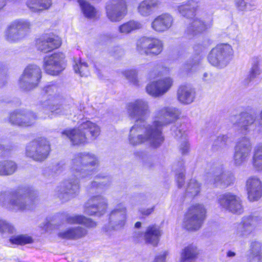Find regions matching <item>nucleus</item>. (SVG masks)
<instances>
[{"label": "nucleus", "mask_w": 262, "mask_h": 262, "mask_svg": "<svg viewBox=\"0 0 262 262\" xmlns=\"http://www.w3.org/2000/svg\"><path fill=\"white\" fill-rule=\"evenodd\" d=\"M126 110L129 117L136 119L130 129L129 143L136 146L146 142L154 148L159 147L164 141L163 127L175 122L181 114L180 111L176 107H161L155 111L154 121L148 124L144 120L150 113L148 101L137 99L128 103Z\"/></svg>", "instance_id": "obj_1"}, {"label": "nucleus", "mask_w": 262, "mask_h": 262, "mask_svg": "<svg viewBox=\"0 0 262 262\" xmlns=\"http://www.w3.org/2000/svg\"><path fill=\"white\" fill-rule=\"evenodd\" d=\"M99 164V161L94 154L84 152L75 155L71 161L72 176L57 188V196L67 201L77 195L80 190V181L91 178Z\"/></svg>", "instance_id": "obj_2"}, {"label": "nucleus", "mask_w": 262, "mask_h": 262, "mask_svg": "<svg viewBox=\"0 0 262 262\" xmlns=\"http://www.w3.org/2000/svg\"><path fill=\"white\" fill-rule=\"evenodd\" d=\"M43 91L46 99L41 103L45 111H49L51 114L49 117L53 116H63L72 115L74 106L72 101L69 103L62 99V97L58 93V88L55 85H49L45 88Z\"/></svg>", "instance_id": "obj_3"}, {"label": "nucleus", "mask_w": 262, "mask_h": 262, "mask_svg": "<svg viewBox=\"0 0 262 262\" xmlns=\"http://www.w3.org/2000/svg\"><path fill=\"white\" fill-rule=\"evenodd\" d=\"M36 193L31 190L25 192L9 190L0 192V205L15 210H25L33 208Z\"/></svg>", "instance_id": "obj_4"}, {"label": "nucleus", "mask_w": 262, "mask_h": 262, "mask_svg": "<svg viewBox=\"0 0 262 262\" xmlns=\"http://www.w3.org/2000/svg\"><path fill=\"white\" fill-rule=\"evenodd\" d=\"M90 133L91 139H95L100 134V127L89 120L83 122L78 128L67 130L62 132V135L68 137L73 145H79L87 142L86 132Z\"/></svg>", "instance_id": "obj_5"}, {"label": "nucleus", "mask_w": 262, "mask_h": 262, "mask_svg": "<svg viewBox=\"0 0 262 262\" xmlns=\"http://www.w3.org/2000/svg\"><path fill=\"white\" fill-rule=\"evenodd\" d=\"M233 56V50L228 43H221L213 48L209 52L208 60L213 66L219 69L226 67Z\"/></svg>", "instance_id": "obj_6"}, {"label": "nucleus", "mask_w": 262, "mask_h": 262, "mask_svg": "<svg viewBox=\"0 0 262 262\" xmlns=\"http://www.w3.org/2000/svg\"><path fill=\"white\" fill-rule=\"evenodd\" d=\"M206 213V210L203 205L196 204L191 205L185 215L184 227L188 230H198L205 219Z\"/></svg>", "instance_id": "obj_7"}, {"label": "nucleus", "mask_w": 262, "mask_h": 262, "mask_svg": "<svg viewBox=\"0 0 262 262\" xmlns=\"http://www.w3.org/2000/svg\"><path fill=\"white\" fill-rule=\"evenodd\" d=\"M41 78V71L36 64H30L24 70L19 80V85L24 91H30L36 88Z\"/></svg>", "instance_id": "obj_8"}, {"label": "nucleus", "mask_w": 262, "mask_h": 262, "mask_svg": "<svg viewBox=\"0 0 262 262\" xmlns=\"http://www.w3.org/2000/svg\"><path fill=\"white\" fill-rule=\"evenodd\" d=\"M50 151L49 141L44 138L34 140L26 147V154L35 161H42L48 156Z\"/></svg>", "instance_id": "obj_9"}, {"label": "nucleus", "mask_w": 262, "mask_h": 262, "mask_svg": "<svg viewBox=\"0 0 262 262\" xmlns=\"http://www.w3.org/2000/svg\"><path fill=\"white\" fill-rule=\"evenodd\" d=\"M252 145L250 139L244 136L238 139L234 149L233 163L239 167L246 162L250 157Z\"/></svg>", "instance_id": "obj_10"}, {"label": "nucleus", "mask_w": 262, "mask_h": 262, "mask_svg": "<svg viewBox=\"0 0 262 262\" xmlns=\"http://www.w3.org/2000/svg\"><path fill=\"white\" fill-rule=\"evenodd\" d=\"M127 209L125 204L120 203L113 209L109 216L108 225L103 228V230L105 232L112 230H117L122 228L126 223Z\"/></svg>", "instance_id": "obj_11"}, {"label": "nucleus", "mask_w": 262, "mask_h": 262, "mask_svg": "<svg viewBox=\"0 0 262 262\" xmlns=\"http://www.w3.org/2000/svg\"><path fill=\"white\" fill-rule=\"evenodd\" d=\"M31 26L30 22L26 19H17L12 21L5 32L6 39L9 41H17L23 39Z\"/></svg>", "instance_id": "obj_12"}, {"label": "nucleus", "mask_w": 262, "mask_h": 262, "mask_svg": "<svg viewBox=\"0 0 262 262\" xmlns=\"http://www.w3.org/2000/svg\"><path fill=\"white\" fill-rule=\"evenodd\" d=\"M107 18L112 22L120 21L127 14L125 0H110L105 6Z\"/></svg>", "instance_id": "obj_13"}, {"label": "nucleus", "mask_w": 262, "mask_h": 262, "mask_svg": "<svg viewBox=\"0 0 262 262\" xmlns=\"http://www.w3.org/2000/svg\"><path fill=\"white\" fill-rule=\"evenodd\" d=\"M163 48L162 41L156 38L144 37L137 42V50L141 54L157 55L162 51Z\"/></svg>", "instance_id": "obj_14"}, {"label": "nucleus", "mask_w": 262, "mask_h": 262, "mask_svg": "<svg viewBox=\"0 0 262 262\" xmlns=\"http://www.w3.org/2000/svg\"><path fill=\"white\" fill-rule=\"evenodd\" d=\"M218 202L223 209L231 213L240 214L244 211L242 200L232 193L227 192L220 195Z\"/></svg>", "instance_id": "obj_15"}, {"label": "nucleus", "mask_w": 262, "mask_h": 262, "mask_svg": "<svg viewBox=\"0 0 262 262\" xmlns=\"http://www.w3.org/2000/svg\"><path fill=\"white\" fill-rule=\"evenodd\" d=\"M256 216L248 215L244 216L240 223H236L233 227V233L239 238H247L252 234L257 224Z\"/></svg>", "instance_id": "obj_16"}, {"label": "nucleus", "mask_w": 262, "mask_h": 262, "mask_svg": "<svg viewBox=\"0 0 262 262\" xmlns=\"http://www.w3.org/2000/svg\"><path fill=\"white\" fill-rule=\"evenodd\" d=\"M108 207L107 200L98 195L90 198L84 205V212L90 215L101 216L104 214Z\"/></svg>", "instance_id": "obj_17"}, {"label": "nucleus", "mask_w": 262, "mask_h": 262, "mask_svg": "<svg viewBox=\"0 0 262 262\" xmlns=\"http://www.w3.org/2000/svg\"><path fill=\"white\" fill-rule=\"evenodd\" d=\"M64 55L55 53L43 58V68L46 72L51 75H57L64 69Z\"/></svg>", "instance_id": "obj_18"}, {"label": "nucleus", "mask_w": 262, "mask_h": 262, "mask_svg": "<svg viewBox=\"0 0 262 262\" xmlns=\"http://www.w3.org/2000/svg\"><path fill=\"white\" fill-rule=\"evenodd\" d=\"M213 25L212 17L207 18L195 17L189 24L186 34L189 37L200 35L207 32Z\"/></svg>", "instance_id": "obj_19"}, {"label": "nucleus", "mask_w": 262, "mask_h": 262, "mask_svg": "<svg viewBox=\"0 0 262 262\" xmlns=\"http://www.w3.org/2000/svg\"><path fill=\"white\" fill-rule=\"evenodd\" d=\"M173 80L170 77H165L149 83L146 87L147 93L154 97H159L166 94L171 88Z\"/></svg>", "instance_id": "obj_20"}, {"label": "nucleus", "mask_w": 262, "mask_h": 262, "mask_svg": "<svg viewBox=\"0 0 262 262\" xmlns=\"http://www.w3.org/2000/svg\"><path fill=\"white\" fill-rule=\"evenodd\" d=\"M36 116L32 112L25 110H17L10 114L9 122L19 126L27 127L35 122Z\"/></svg>", "instance_id": "obj_21"}, {"label": "nucleus", "mask_w": 262, "mask_h": 262, "mask_svg": "<svg viewBox=\"0 0 262 262\" xmlns=\"http://www.w3.org/2000/svg\"><path fill=\"white\" fill-rule=\"evenodd\" d=\"M246 188L250 202L257 201L262 196V182L257 177H250L246 181Z\"/></svg>", "instance_id": "obj_22"}, {"label": "nucleus", "mask_w": 262, "mask_h": 262, "mask_svg": "<svg viewBox=\"0 0 262 262\" xmlns=\"http://www.w3.org/2000/svg\"><path fill=\"white\" fill-rule=\"evenodd\" d=\"M61 41L59 37L55 35H46L36 40L37 50L48 53L60 46Z\"/></svg>", "instance_id": "obj_23"}, {"label": "nucleus", "mask_w": 262, "mask_h": 262, "mask_svg": "<svg viewBox=\"0 0 262 262\" xmlns=\"http://www.w3.org/2000/svg\"><path fill=\"white\" fill-rule=\"evenodd\" d=\"M256 118L254 114L243 112L239 115L231 116L230 120L235 127L244 132L249 129V127L255 122Z\"/></svg>", "instance_id": "obj_24"}, {"label": "nucleus", "mask_w": 262, "mask_h": 262, "mask_svg": "<svg viewBox=\"0 0 262 262\" xmlns=\"http://www.w3.org/2000/svg\"><path fill=\"white\" fill-rule=\"evenodd\" d=\"M173 23V18L168 13H163L156 17L151 23V28L158 32L169 30Z\"/></svg>", "instance_id": "obj_25"}, {"label": "nucleus", "mask_w": 262, "mask_h": 262, "mask_svg": "<svg viewBox=\"0 0 262 262\" xmlns=\"http://www.w3.org/2000/svg\"><path fill=\"white\" fill-rule=\"evenodd\" d=\"M178 99L181 103L189 104L193 102L195 98L193 89L186 85H181L177 91Z\"/></svg>", "instance_id": "obj_26"}, {"label": "nucleus", "mask_w": 262, "mask_h": 262, "mask_svg": "<svg viewBox=\"0 0 262 262\" xmlns=\"http://www.w3.org/2000/svg\"><path fill=\"white\" fill-rule=\"evenodd\" d=\"M88 231L85 228L78 226L69 228L65 230L60 231L58 236L62 239H77L85 236Z\"/></svg>", "instance_id": "obj_27"}, {"label": "nucleus", "mask_w": 262, "mask_h": 262, "mask_svg": "<svg viewBox=\"0 0 262 262\" xmlns=\"http://www.w3.org/2000/svg\"><path fill=\"white\" fill-rule=\"evenodd\" d=\"M247 258L250 262L262 261V244L256 240L252 241L249 246Z\"/></svg>", "instance_id": "obj_28"}, {"label": "nucleus", "mask_w": 262, "mask_h": 262, "mask_svg": "<svg viewBox=\"0 0 262 262\" xmlns=\"http://www.w3.org/2000/svg\"><path fill=\"white\" fill-rule=\"evenodd\" d=\"M159 0H143L138 4L137 8L138 13L143 17L149 16L154 9L160 5Z\"/></svg>", "instance_id": "obj_29"}, {"label": "nucleus", "mask_w": 262, "mask_h": 262, "mask_svg": "<svg viewBox=\"0 0 262 262\" xmlns=\"http://www.w3.org/2000/svg\"><path fill=\"white\" fill-rule=\"evenodd\" d=\"M65 222L69 224H82L88 228H94L97 226L95 222L91 219L79 214H67Z\"/></svg>", "instance_id": "obj_30"}, {"label": "nucleus", "mask_w": 262, "mask_h": 262, "mask_svg": "<svg viewBox=\"0 0 262 262\" xmlns=\"http://www.w3.org/2000/svg\"><path fill=\"white\" fill-rule=\"evenodd\" d=\"M199 7V2L196 0H189L185 3L179 6L178 10L184 17L191 18Z\"/></svg>", "instance_id": "obj_31"}, {"label": "nucleus", "mask_w": 262, "mask_h": 262, "mask_svg": "<svg viewBox=\"0 0 262 262\" xmlns=\"http://www.w3.org/2000/svg\"><path fill=\"white\" fill-rule=\"evenodd\" d=\"M26 5L31 12L41 13L51 7L52 0H28Z\"/></svg>", "instance_id": "obj_32"}, {"label": "nucleus", "mask_w": 262, "mask_h": 262, "mask_svg": "<svg viewBox=\"0 0 262 262\" xmlns=\"http://www.w3.org/2000/svg\"><path fill=\"white\" fill-rule=\"evenodd\" d=\"M162 235L160 227L156 225L149 226L144 233V238L147 243L156 246L158 245Z\"/></svg>", "instance_id": "obj_33"}, {"label": "nucleus", "mask_w": 262, "mask_h": 262, "mask_svg": "<svg viewBox=\"0 0 262 262\" xmlns=\"http://www.w3.org/2000/svg\"><path fill=\"white\" fill-rule=\"evenodd\" d=\"M142 24L138 20H130L118 27V31L120 33L126 35L134 31L142 29Z\"/></svg>", "instance_id": "obj_34"}, {"label": "nucleus", "mask_w": 262, "mask_h": 262, "mask_svg": "<svg viewBox=\"0 0 262 262\" xmlns=\"http://www.w3.org/2000/svg\"><path fill=\"white\" fill-rule=\"evenodd\" d=\"M109 184L107 177L100 174L97 175L95 177V180L90 184V191L93 192L94 190H96L97 192H100L103 191Z\"/></svg>", "instance_id": "obj_35"}, {"label": "nucleus", "mask_w": 262, "mask_h": 262, "mask_svg": "<svg viewBox=\"0 0 262 262\" xmlns=\"http://www.w3.org/2000/svg\"><path fill=\"white\" fill-rule=\"evenodd\" d=\"M262 63L261 58L260 57H254L252 60V66L249 71L248 77L246 81L248 83L256 78L261 73L260 66Z\"/></svg>", "instance_id": "obj_36"}, {"label": "nucleus", "mask_w": 262, "mask_h": 262, "mask_svg": "<svg viewBox=\"0 0 262 262\" xmlns=\"http://www.w3.org/2000/svg\"><path fill=\"white\" fill-rule=\"evenodd\" d=\"M172 132L173 133L174 137L177 138H181L182 141L180 146V150L182 154L185 155L188 153L189 151V144L186 139V135L182 129L181 128H178L175 126H173L171 128Z\"/></svg>", "instance_id": "obj_37"}, {"label": "nucleus", "mask_w": 262, "mask_h": 262, "mask_svg": "<svg viewBox=\"0 0 262 262\" xmlns=\"http://www.w3.org/2000/svg\"><path fill=\"white\" fill-rule=\"evenodd\" d=\"M252 165L256 170H262V144H257L254 147Z\"/></svg>", "instance_id": "obj_38"}, {"label": "nucleus", "mask_w": 262, "mask_h": 262, "mask_svg": "<svg viewBox=\"0 0 262 262\" xmlns=\"http://www.w3.org/2000/svg\"><path fill=\"white\" fill-rule=\"evenodd\" d=\"M78 3L84 15L89 18H94L96 14L95 8L85 0H78Z\"/></svg>", "instance_id": "obj_39"}, {"label": "nucleus", "mask_w": 262, "mask_h": 262, "mask_svg": "<svg viewBox=\"0 0 262 262\" xmlns=\"http://www.w3.org/2000/svg\"><path fill=\"white\" fill-rule=\"evenodd\" d=\"M198 254V251L195 246L190 245L186 247L181 254V260L185 262L195 258Z\"/></svg>", "instance_id": "obj_40"}, {"label": "nucleus", "mask_w": 262, "mask_h": 262, "mask_svg": "<svg viewBox=\"0 0 262 262\" xmlns=\"http://www.w3.org/2000/svg\"><path fill=\"white\" fill-rule=\"evenodd\" d=\"M201 191V184L195 180L192 179L188 183L186 189V195L190 197L197 195Z\"/></svg>", "instance_id": "obj_41"}, {"label": "nucleus", "mask_w": 262, "mask_h": 262, "mask_svg": "<svg viewBox=\"0 0 262 262\" xmlns=\"http://www.w3.org/2000/svg\"><path fill=\"white\" fill-rule=\"evenodd\" d=\"M73 68L75 72L79 74L81 76H87L89 74V70L87 63L82 61L81 59L75 61Z\"/></svg>", "instance_id": "obj_42"}, {"label": "nucleus", "mask_w": 262, "mask_h": 262, "mask_svg": "<svg viewBox=\"0 0 262 262\" xmlns=\"http://www.w3.org/2000/svg\"><path fill=\"white\" fill-rule=\"evenodd\" d=\"M236 6L242 11H252L256 9V5L251 0H236Z\"/></svg>", "instance_id": "obj_43"}, {"label": "nucleus", "mask_w": 262, "mask_h": 262, "mask_svg": "<svg viewBox=\"0 0 262 262\" xmlns=\"http://www.w3.org/2000/svg\"><path fill=\"white\" fill-rule=\"evenodd\" d=\"M4 176H10L13 174L17 168V164L11 160H3Z\"/></svg>", "instance_id": "obj_44"}, {"label": "nucleus", "mask_w": 262, "mask_h": 262, "mask_svg": "<svg viewBox=\"0 0 262 262\" xmlns=\"http://www.w3.org/2000/svg\"><path fill=\"white\" fill-rule=\"evenodd\" d=\"M9 240L12 244L17 245H25L33 242L32 237L26 234L12 236Z\"/></svg>", "instance_id": "obj_45"}, {"label": "nucleus", "mask_w": 262, "mask_h": 262, "mask_svg": "<svg viewBox=\"0 0 262 262\" xmlns=\"http://www.w3.org/2000/svg\"><path fill=\"white\" fill-rule=\"evenodd\" d=\"M179 165V168H176V170L177 171L176 180L178 187H181L184 185L185 177L184 172L185 170L184 168V163L182 162H180Z\"/></svg>", "instance_id": "obj_46"}, {"label": "nucleus", "mask_w": 262, "mask_h": 262, "mask_svg": "<svg viewBox=\"0 0 262 262\" xmlns=\"http://www.w3.org/2000/svg\"><path fill=\"white\" fill-rule=\"evenodd\" d=\"M15 231L14 226L6 221L0 219V233L2 234H12Z\"/></svg>", "instance_id": "obj_47"}, {"label": "nucleus", "mask_w": 262, "mask_h": 262, "mask_svg": "<svg viewBox=\"0 0 262 262\" xmlns=\"http://www.w3.org/2000/svg\"><path fill=\"white\" fill-rule=\"evenodd\" d=\"M228 137L226 135L219 136L214 142L213 148L214 150H219L226 147Z\"/></svg>", "instance_id": "obj_48"}, {"label": "nucleus", "mask_w": 262, "mask_h": 262, "mask_svg": "<svg viewBox=\"0 0 262 262\" xmlns=\"http://www.w3.org/2000/svg\"><path fill=\"white\" fill-rule=\"evenodd\" d=\"M222 179H223V181L218 183L219 184H222V188H225L229 186L234 180V178L232 174L228 172H224L223 171Z\"/></svg>", "instance_id": "obj_49"}, {"label": "nucleus", "mask_w": 262, "mask_h": 262, "mask_svg": "<svg viewBox=\"0 0 262 262\" xmlns=\"http://www.w3.org/2000/svg\"><path fill=\"white\" fill-rule=\"evenodd\" d=\"M222 170H220L214 172L213 174L212 178L210 180V183L212 184L214 187H222V184H219L218 182H222L223 179H222Z\"/></svg>", "instance_id": "obj_50"}, {"label": "nucleus", "mask_w": 262, "mask_h": 262, "mask_svg": "<svg viewBox=\"0 0 262 262\" xmlns=\"http://www.w3.org/2000/svg\"><path fill=\"white\" fill-rule=\"evenodd\" d=\"M124 75L127 79L135 85L138 84L139 81L137 78V73L135 70H130L125 71Z\"/></svg>", "instance_id": "obj_51"}, {"label": "nucleus", "mask_w": 262, "mask_h": 262, "mask_svg": "<svg viewBox=\"0 0 262 262\" xmlns=\"http://www.w3.org/2000/svg\"><path fill=\"white\" fill-rule=\"evenodd\" d=\"M6 72L3 64L0 62V86L3 85L5 82Z\"/></svg>", "instance_id": "obj_52"}, {"label": "nucleus", "mask_w": 262, "mask_h": 262, "mask_svg": "<svg viewBox=\"0 0 262 262\" xmlns=\"http://www.w3.org/2000/svg\"><path fill=\"white\" fill-rule=\"evenodd\" d=\"M53 225V224L51 221L47 220L46 221V223L43 224V226H41V227L42 228L43 230H44L45 231H48L53 228L52 227Z\"/></svg>", "instance_id": "obj_53"}, {"label": "nucleus", "mask_w": 262, "mask_h": 262, "mask_svg": "<svg viewBox=\"0 0 262 262\" xmlns=\"http://www.w3.org/2000/svg\"><path fill=\"white\" fill-rule=\"evenodd\" d=\"M166 255L167 252H163L156 257L154 262H164Z\"/></svg>", "instance_id": "obj_54"}, {"label": "nucleus", "mask_w": 262, "mask_h": 262, "mask_svg": "<svg viewBox=\"0 0 262 262\" xmlns=\"http://www.w3.org/2000/svg\"><path fill=\"white\" fill-rule=\"evenodd\" d=\"M154 210V207H152L148 209H142L140 210L141 213L143 215H148L150 214Z\"/></svg>", "instance_id": "obj_55"}, {"label": "nucleus", "mask_w": 262, "mask_h": 262, "mask_svg": "<svg viewBox=\"0 0 262 262\" xmlns=\"http://www.w3.org/2000/svg\"><path fill=\"white\" fill-rule=\"evenodd\" d=\"M236 253L232 250H228L226 252V256L227 257L232 258L235 256Z\"/></svg>", "instance_id": "obj_56"}, {"label": "nucleus", "mask_w": 262, "mask_h": 262, "mask_svg": "<svg viewBox=\"0 0 262 262\" xmlns=\"http://www.w3.org/2000/svg\"><path fill=\"white\" fill-rule=\"evenodd\" d=\"M159 73H157V72H155L154 71L150 72L149 74V78L152 79L154 78L155 77L158 76L159 75Z\"/></svg>", "instance_id": "obj_57"}, {"label": "nucleus", "mask_w": 262, "mask_h": 262, "mask_svg": "<svg viewBox=\"0 0 262 262\" xmlns=\"http://www.w3.org/2000/svg\"><path fill=\"white\" fill-rule=\"evenodd\" d=\"M143 234L142 233H140V232H135L134 234V237L136 238H139L141 237H142Z\"/></svg>", "instance_id": "obj_58"}, {"label": "nucleus", "mask_w": 262, "mask_h": 262, "mask_svg": "<svg viewBox=\"0 0 262 262\" xmlns=\"http://www.w3.org/2000/svg\"><path fill=\"white\" fill-rule=\"evenodd\" d=\"M3 167V161H0V176H4V169Z\"/></svg>", "instance_id": "obj_59"}, {"label": "nucleus", "mask_w": 262, "mask_h": 262, "mask_svg": "<svg viewBox=\"0 0 262 262\" xmlns=\"http://www.w3.org/2000/svg\"><path fill=\"white\" fill-rule=\"evenodd\" d=\"M5 6V2L0 0V10Z\"/></svg>", "instance_id": "obj_60"}, {"label": "nucleus", "mask_w": 262, "mask_h": 262, "mask_svg": "<svg viewBox=\"0 0 262 262\" xmlns=\"http://www.w3.org/2000/svg\"><path fill=\"white\" fill-rule=\"evenodd\" d=\"M141 223L140 222H137L135 225V226L136 228H139L141 227Z\"/></svg>", "instance_id": "obj_61"}, {"label": "nucleus", "mask_w": 262, "mask_h": 262, "mask_svg": "<svg viewBox=\"0 0 262 262\" xmlns=\"http://www.w3.org/2000/svg\"><path fill=\"white\" fill-rule=\"evenodd\" d=\"M5 147L4 145L0 144V154L2 153V152L3 150H5Z\"/></svg>", "instance_id": "obj_62"}, {"label": "nucleus", "mask_w": 262, "mask_h": 262, "mask_svg": "<svg viewBox=\"0 0 262 262\" xmlns=\"http://www.w3.org/2000/svg\"><path fill=\"white\" fill-rule=\"evenodd\" d=\"M208 74L207 73H205L204 74H203V79L205 80H206V78L208 76Z\"/></svg>", "instance_id": "obj_63"}, {"label": "nucleus", "mask_w": 262, "mask_h": 262, "mask_svg": "<svg viewBox=\"0 0 262 262\" xmlns=\"http://www.w3.org/2000/svg\"><path fill=\"white\" fill-rule=\"evenodd\" d=\"M260 117L261 120H262V110H261V111L260 114Z\"/></svg>", "instance_id": "obj_64"}]
</instances>
